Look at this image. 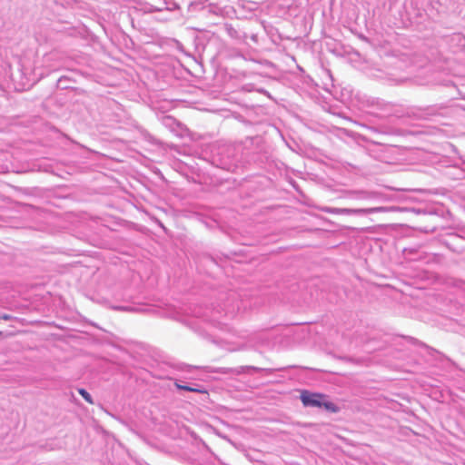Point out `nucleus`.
I'll list each match as a JSON object with an SVG mask.
<instances>
[{"label": "nucleus", "instance_id": "obj_4", "mask_svg": "<svg viewBox=\"0 0 465 465\" xmlns=\"http://www.w3.org/2000/svg\"><path fill=\"white\" fill-rule=\"evenodd\" d=\"M406 341L413 345H417L422 348H425L430 355H433V353H439V351L429 345L425 344L424 342L419 341L418 339L411 337V336H406Z\"/></svg>", "mask_w": 465, "mask_h": 465}, {"label": "nucleus", "instance_id": "obj_7", "mask_svg": "<svg viewBox=\"0 0 465 465\" xmlns=\"http://www.w3.org/2000/svg\"><path fill=\"white\" fill-rule=\"evenodd\" d=\"M116 311H122V312H133L135 311V308L134 307H124V306H115L114 307Z\"/></svg>", "mask_w": 465, "mask_h": 465}, {"label": "nucleus", "instance_id": "obj_1", "mask_svg": "<svg viewBox=\"0 0 465 465\" xmlns=\"http://www.w3.org/2000/svg\"><path fill=\"white\" fill-rule=\"evenodd\" d=\"M322 211L337 213V214H346V215H358L363 216L369 213H388V212H400V213H410L415 215H433L437 214V212L432 206L426 208H414V207H401L400 205H391V206H378L374 208H367V209H349V208H333L324 206L321 208Z\"/></svg>", "mask_w": 465, "mask_h": 465}, {"label": "nucleus", "instance_id": "obj_9", "mask_svg": "<svg viewBox=\"0 0 465 465\" xmlns=\"http://www.w3.org/2000/svg\"><path fill=\"white\" fill-rule=\"evenodd\" d=\"M0 335H2V332L0 331Z\"/></svg>", "mask_w": 465, "mask_h": 465}, {"label": "nucleus", "instance_id": "obj_8", "mask_svg": "<svg viewBox=\"0 0 465 465\" xmlns=\"http://www.w3.org/2000/svg\"><path fill=\"white\" fill-rule=\"evenodd\" d=\"M0 319H3V320H5V321H9L12 319V316L9 315V314H3Z\"/></svg>", "mask_w": 465, "mask_h": 465}, {"label": "nucleus", "instance_id": "obj_3", "mask_svg": "<svg viewBox=\"0 0 465 465\" xmlns=\"http://www.w3.org/2000/svg\"><path fill=\"white\" fill-rule=\"evenodd\" d=\"M206 372L210 373H222V374H235L240 375L242 373H244L247 371H266L267 373H272L274 370L272 369H261L254 366H241L238 368H225V367H220V368H214L211 366H206L203 368Z\"/></svg>", "mask_w": 465, "mask_h": 465}, {"label": "nucleus", "instance_id": "obj_5", "mask_svg": "<svg viewBox=\"0 0 465 465\" xmlns=\"http://www.w3.org/2000/svg\"><path fill=\"white\" fill-rule=\"evenodd\" d=\"M175 386L178 390H183L186 391H193V392H198V393H206L207 392L206 390H204L200 385L190 386V385H182L178 382H175Z\"/></svg>", "mask_w": 465, "mask_h": 465}, {"label": "nucleus", "instance_id": "obj_2", "mask_svg": "<svg viewBox=\"0 0 465 465\" xmlns=\"http://www.w3.org/2000/svg\"><path fill=\"white\" fill-rule=\"evenodd\" d=\"M328 396L322 393L311 392L309 391H302L300 399L304 407L311 408H323L331 413H337L340 411V407L328 400Z\"/></svg>", "mask_w": 465, "mask_h": 465}, {"label": "nucleus", "instance_id": "obj_6", "mask_svg": "<svg viewBox=\"0 0 465 465\" xmlns=\"http://www.w3.org/2000/svg\"><path fill=\"white\" fill-rule=\"evenodd\" d=\"M78 392L87 402L93 403L92 396L85 389L80 388Z\"/></svg>", "mask_w": 465, "mask_h": 465}]
</instances>
